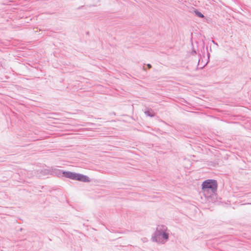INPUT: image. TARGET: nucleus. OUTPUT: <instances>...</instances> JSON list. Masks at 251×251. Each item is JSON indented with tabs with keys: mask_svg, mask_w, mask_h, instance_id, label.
<instances>
[{
	"mask_svg": "<svg viewBox=\"0 0 251 251\" xmlns=\"http://www.w3.org/2000/svg\"><path fill=\"white\" fill-rule=\"evenodd\" d=\"M167 227L164 225H159L152 236L153 242L159 243H165L169 238V233L166 232Z\"/></svg>",
	"mask_w": 251,
	"mask_h": 251,
	"instance_id": "1",
	"label": "nucleus"
},
{
	"mask_svg": "<svg viewBox=\"0 0 251 251\" xmlns=\"http://www.w3.org/2000/svg\"><path fill=\"white\" fill-rule=\"evenodd\" d=\"M217 182L216 180L207 179L202 184V190L203 193L210 192L212 195L217 191Z\"/></svg>",
	"mask_w": 251,
	"mask_h": 251,
	"instance_id": "2",
	"label": "nucleus"
},
{
	"mask_svg": "<svg viewBox=\"0 0 251 251\" xmlns=\"http://www.w3.org/2000/svg\"><path fill=\"white\" fill-rule=\"evenodd\" d=\"M71 179L78 180L84 182L90 181L89 177L87 176L74 172L72 173Z\"/></svg>",
	"mask_w": 251,
	"mask_h": 251,
	"instance_id": "3",
	"label": "nucleus"
},
{
	"mask_svg": "<svg viewBox=\"0 0 251 251\" xmlns=\"http://www.w3.org/2000/svg\"><path fill=\"white\" fill-rule=\"evenodd\" d=\"M54 173L57 176H63L64 177H65L66 178H70L71 179L72 175L73 172H69V171H62L60 170L55 169L54 170Z\"/></svg>",
	"mask_w": 251,
	"mask_h": 251,
	"instance_id": "4",
	"label": "nucleus"
},
{
	"mask_svg": "<svg viewBox=\"0 0 251 251\" xmlns=\"http://www.w3.org/2000/svg\"><path fill=\"white\" fill-rule=\"evenodd\" d=\"M144 113L148 116H150V117H152L154 116V114L153 112L151 110L150 111L149 109L146 110L145 111Z\"/></svg>",
	"mask_w": 251,
	"mask_h": 251,
	"instance_id": "5",
	"label": "nucleus"
},
{
	"mask_svg": "<svg viewBox=\"0 0 251 251\" xmlns=\"http://www.w3.org/2000/svg\"><path fill=\"white\" fill-rule=\"evenodd\" d=\"M194 13H195L196 16H197L200 18H204V15L201 12H199L197 10H195L194 11Z\"/></svg>",
	"mask_w": 251,
	"mask_h": 251,
	"instance_id": "6",
	"label": "nucleus"
},
{
	"mask_svg": "<svg viewBox=\"0 0 251 251\" xmlns=\"http://www.w3.org/2000/svg\"><path fill=\"white\" fill-rule=\"evenodd\" d=\"M147 66H148V68H149V69L151 68V66L150 64H148L147 65Z\"/></svg>",
	"mask_w": 251,
	"mask_h": 251,
	"instance_id": "7",
	"label": "nucleus"
},
{
	"mask_svg": "<svg viewBox=\"0 0 251 251\" xmlns=\"http://www.w3.org/2000/svg\"><path fill=\"white\" fill-rule=\"evenodd\" d=\"M250 204H251V203H250Z\"/></svg>",
	"mask_w": 251,
	"mask_h": 251,
	"instance_id": "8",
	"label": "nucleus"
}]
</instances>
